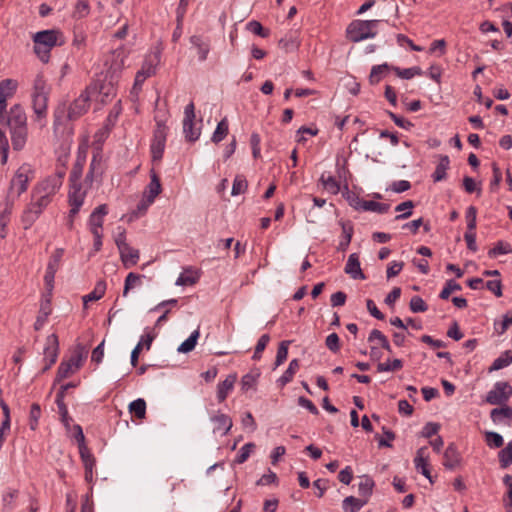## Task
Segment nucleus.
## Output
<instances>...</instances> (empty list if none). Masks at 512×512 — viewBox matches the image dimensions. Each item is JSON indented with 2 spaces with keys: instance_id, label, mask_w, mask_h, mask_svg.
I'll list each match as a JSON object with an SVG mask.
<instances>
[{
  "instance_id": "obj_1",
  "label": "nucleus",
  "mask_w": 512,
  "mask_h": 512,
  "mask_svg": "<svg viewBox=\"0 0 512 512\" xmlns=\"http://www.w3.org/2000/svg\"><path fill=\"white\" fill-rule=\"evenodd\" d=\"M34 53L42 63H48L51 50L65 44V37L59 29H47L36 32L32 36Z\"/></svg>"
},
{
  "instance_id": "obj_2",
  "label": "nucleus",
  "mask_w": 512,
  "mask_h": 512,
  "mask_svg": "<svg viewBox=\"0 0 512 512\" xmlns=\"http://www.w3.org/2000/svg\"><path fill=\"white\" fill-rule=\"evenodd\" d=\"M380 22L382 20H353L346 28V37L354 43L375 38Z\"/></svg>"
},
{
  "instance_id": "obj_3",
  "label": "nucleus",
  "mask_w": 512,
  "mask_h": 512,
  "mask_svg": "<svg viewBox=\"0 0 512 512\" xmlns=\"http://www.w3.org/2000/svg\"><path fill=\"white\" fill-rule=\"evenodd\" d=\"M33 178L34 171L31 166L26 163L21 165L10 181L7 199H10L13 194H15L16 197L23 194L27 190L28 184Z\"/></svg>"
},
{
  "instance_id": "obj_4",
  "label": "nucleus",
  "mask_w": 512,
  "mask_h": 512,
  "mask_svg": "<svg viewBox=\"0 0 512 512\" xmlns=\"http://www.w3.org/2000/svg\"><path fill=\"white\" fill-rule=\"evenodd\" d=\"M63 255H64V249L57 248L52 253V255L50 256V259L48 261L46 273L44 276V283H45L46 290L49 292L53 291L55 274L60 267V263H61Z\"/></svg>"
},
{
  "instance_id": "obj_5",
  "label": "nucleus",
  "mask_w": 512,
  "mask_h": 512,
  "mask_svg": "<svg viewBox=\"0 0 512 512\" xmlns=\"http://www.w3.org/2000/svg\"><path fill=\"white\" fill-rule=\"evenodd\" d=\"M512 395V387L508 382H496L487 393L486 401L491 405H502Z\"/></svg>"
},
{
  "instance_id": "obj_6",
  "label": "nucleus",
  "mask_w": 512,
  "mask_h": 512,
  "mask_svg": "<svg viewBox=\"0 0 512 512\" xmlns=\"http://www.w3.org/2000/svg\"><path fill=\"white\" fill-rule=\"evenodd\" d=\"M43 354L45 366L42 372L44 373L56 363L59 355V340L55 333L47 336Z\"/></svg>"
},
{
  "instance_id": "obj_7",
  "label": "nucleus",
  "mask_w": 512,
  "mask_h": 512,
  "mask_svg": "<svg viewBox=\"0 0 512 512\" xmlns=\"http://www.w3.org/2000/svg\"><path fill=\"white\" fill-rule=\"evenodd\" d=\"M90 88H87L78 98H76L69 106L67 118L74 121L85 114L90 106Z\"/></svg>"
},
{
  "instance_id": "obj_8",
  "label": "nucleus",
  "mask_w": 512,
  "mask_h": 512,
  "mask_svg": "<svg viewBox=\"0 0 512 512\" xmlns=\"http://www.w3.org/2000/svg\"><path fill=\"white\" fill-rule=\"evenodd\" d=\"M18 82L14 79L0 81V123L5 119L7 99L11 98L17 90Z\"/></svg>"
},
{
  "instance_id": "obj_9",
  "label": "nucleus",
  "mask_w": 512,
  "mask_h": 512,
  "mask_svg": "<svg viewBox=\"0 0 512 512\" xmlns=\"http://www.w3.org/2000/svg\"><path fill=\"white\" fill-rule=\"evenodd\" d=\"M1 123H5L9 128L27 126L24 108L20 104L13 105Z\"/></svg>"
},
{
  "instance_id": "obj_10",
  "label": "nucleus",
  "mask_w": 512,
  "mask_h": 512,
  "mask_svg": "<svg viewBox=\"0 0 512 512\" xmlns=\"http://www.w3.org/2000/svg\"><path fill=\"white\" fill-rule=\"evenodd\" d=\"M84 198L85 192L81 191V184H70L68 202L71 206L72 216H76L79 213V210L83 205Z\"/></svg>"
},
{
  "instance_id": "obj_11",
  "label": "nucleus",
  "mask_w": 512,
  "mask_h": 512,
  "mask_svg": "<svg viewBox=\"0 0 512 512\" xmlns=\"http://www.w3.org/2000/svg\"><path fill=\"white\" fill-rule=\"evenodd\" d=\"M443 466L448 470H454L462 462V456L454 443H450L443 454Z\"/></svg>"
},
{
  "instance_id": "obj_12",
  "label": "nucleus",
  "mask_w": 512,
  "mask_h": 512,
  "mask_svg": "<svg viewBox=\"0 0 512 512\" xmlns=\"http://www.w3.org/2000/svg\"><path fill=\"white\" fill-rule=\"evenodd\" d=\"M94 91H98L101 96V102L107 103L111 101L117 93V88L115 87L112 78L110 80L105 77V79L99 83V85H95L93 87Z\"/></svg>"
},
{
  "instance_id": "obj_13",
  "label": "nucleus",
  "mask_w": 512,
  "mask_h": 512,
  "mask_svg": "<svg viewBox=\"0 0 512 512\" xmlns=\"http://www.w3.org/2000/svg\"><path fill=\"white\" fill-rule=\"evenodd\" d=\"M344 270L345 273L350 275V277L353 279L364 280L366 278L361 269L359 255L357 253H352L349 255Z\"/></svg>"
},
{
  "instance_id": "obj_14",
  "label": "nucleus",
  "mask_w": 512,
  "mask_h": 512,
  "mask_svg": "<svg viewBox=\"0 0 512 512\" xmlns=\"http://www.w3.org/2000/svg\"><path fill=\"white\" fill-rule=\"evenodd\" d=\"M11 143L15 151H20L25 147L28 137L27 126L10 128Z\"/></svg>"
},
{
  "instance_id": "obj_15",
  "label": "nucleus",
  "mask_w": 512,
  "mask_h": 512,
  "mask_svg": "<svg viewBox=\"0 0 512 512\" xmlns=\"http://www.w3.org/2000/svg\"><path fill=\"white\" fill-rule=\"evenodd\" d=\"M60 187L61 186L59 185L57 180L54 181L50 177H47L46 179L35 185L32 190H34L36 194H42L50 198H53V196L57 193Z\"/></svg>"
},
{
  "instance_id": "obj_16",
  "label": "nucleus",
  "mask_w": 512,
  "mask_h": 512,
  "mask_svg": "<svg viewBox=\"0 0 512 512\" xmlns=\"http://www.w3.org/2000/svg\"><path fill=\"white\" fill-rule=\"evenodd\" d=\"M48 97L49 94H32L33 111L37 120L47 116Z\"/></svg>"
},
{
  "instance_id": "obj_17",
  "label": "nucleus",
  "mask_w": 512,
  "mask_h": 512,
  "mask_svg": "<svg viewBox=\"0 0 512 512\" xmlns=\"http://www.w3.org/2000/svg\"><path fill=\"white\" fill-rule=\"evenodd\" d=\"M162 192L160 178L156 171L150 170V183L147 185L144 195L148 196V202H154L155 198Z\"/></svg>"
},
{
  "instance_id": "obj_18",
  "label": "nucleus",
  "mask_w": 512,
  "mask_h": 512,
  "mask_svg": "<svg viewBox=\"0 0 512 512\" xmlns=\"http://www.w3.org/2000/svg\"><path fill=\"white\" fill-rule=\"evenodd\" d=\"M41 214L42 212H40L37 208L32 207V203L29 202L24 208L20 219L23 229H30Z\"/></svg>"
},
{
  "instance_id": "obj_19",
  "label": "nucleus",
  "mask_w": 512,
  "mask_h": 512,
  "mask_svg": "<svg viewBox=\"0 0 512 512\" xmlns=\"http://www.w3.org/2000/svg\"><path fill=\"white\" fill-rule=\"evenodd\" d=\"M390 71H393V69L392 65H389L388 63L372 66L369 74V83L371 85L378 84L382 79L388 76Z\"/></svg>"
},
{
  "instance_id": "obj_20",
  "label": "nucleus",
  "mask_w": 512,
  "mask_h": 512,
  "mask_svg": "<svg viewBox=\"0 0 512 512\" xmlns=\"http://www.w3.org/2000/svg\"><path fill=\"white\" fill-rule=\"evenodd\" d=\"M20 491L18 489L8 488L2 494L1 498V512H12L16 507V500L19 497Z\"/></svg>"
},
{
  "instance_id": "obj_21",
  "label": "nucleus",
  "mask_w": 512,
  "mask_h": 512,
  "mask_svg": "<svg viewBox=\"0 0 512 512\" xmlns=\"http://www.w3.org/2000/svg\"><path fill=\"white\" fill-rule=\"evenodd\" d=\"M190 43L197 48L199 61H205L210 51L209 41H204L200 35H193L190 37Z\"/></svg>"
},
{
  "instance_id": "obj_22",
  "label": "nucleus",
  "mask_w": 512,
  "mask_h": 512,
  "mask_svg": "<svg viewBox=\"0 0 512 512\" xmlns=\"http://www.w3.org/2000/svg\"><path fill=\"white\" fill-rule=\"evenodd\" d=\"M340 225L342 228V236L337 246V250L345 252L352 240L354 229L350 222L340 221Z\"/></svg>"
},
{
  "instance_id": "obj_23",
  "label": "nucleus",
  "mask_w": 512,
  "mask_h": 512,
  "mask_svg": "<svg viewBox=\"0 0 512 512\" xmlns=\"http://www.w3.org/2000/svg\"><path fill=\"white\" fill-rule=\"evenodd\" d=\"M14 206V199H7L5 203V208L0 213V237L4 239L7 235V225L10 221V216L12 214Z\"/></svg>"
},
{
  "instance_id": "obj_24",
  "label": "nucleus",
  "mask_w": 512,
  "mask_h": 512,
  "mask_svg": "<svg viewBox=\"0 0 512 512\" xmlns=\"http://www.w3.org/2000/svg\"><path fill=\"white\" fill-rule=\"evenodd\" d=\"M121 261L125 268H130L137 264L140 253L138 249H134L131 246H127V249H122L119 251Z\"/></svg>"
},
{
  "instance_id": "obj_25",
  "label": "nucleus",
  "mask_w": 512,
  "mask_h": 512,
  "mask_svg": "<svg viewBox=\"0 0 512 512\" xmlns=\"http://www.w3.org/2000/svg\"><path fill=\"white\" fill-rule=\"evenodd\" d=\"M86 156L78 153L77 159L72 167V171L70 173L69 182L70 184H81L79 181L82 177L83 168L85 164Z\"/></svg>"
},
{
  "instance_id": "obj_26",
  "label": "nucleus",
  "mask_w": 512,
  "mask_h": 512,
  "mask_svg": "<svg viewBox=\"0 0 512 512\" xmlns=\"http://www.w3.org/2000/svg\"><path fill=\"white\" fill-rule=\"evenodd\" d=\"M237 377L235 374H230L226 379L220 382L217 386V398L219 402H223L228 395V392L233 388Z\"/></svg>"
},
{
  "instance_id": "obj_27",
  "label": "nucleus",
  "mask_w": 512,
  "mask_h": 512,
  "mask_svg": "<svg viewBox=\"0 0 512 512\" xmlns=\"http://www.w3.org/2000/svg\"><path fill=\"white\" fill-rule=\"evenodd\" d=\"M87 355L88 350L86 346L81 343H77L68 362L76 368H80L83 361L87 358Z\"/></svg>"
},
{
  "instance_id": "obj_28",
  "label": "nucleus",
  "mask_w": 512,
  "mask_h": 512,
  "mask_svg": "<svg viewBox=\"0 0 512 512\" xmlns=\"http://www.w3.org/2000/svg\"><path fill=\"white\" fill-rule=\"evenodd\" d=\"M490 417L495 424L503 423L505 420L511 422L512 408L509 406L494 408L490 413Z\"/></svg>"
},
{
  "instance_id": "obj_29",
  "label": "nucleus",
  "mask_w": 512,
  "mask_h": 512,
  "mask_svg": "<svg viewBox=\"0 0 512 512\" xmlns=\"http://www.w3.org/2000/svg\"><path fill=\"white\" fill-rule=\"evenodd\" d=\"M156 72V67L152 62L145 60L142 65L141 70L136 73L135 76V86L141 85L148 77L154 75Z\"/></svg>"
},
{
  "instance_id": "obj_30",
  "label": "nucleus",
  "mask_w": 512,
  "mask_h": 512,
  "mask_svg": "<svg viewBox=\"0 0 512 512\" xmlns=\"http://www.w3.org/2000/svg\"><path fill=\"white\" fill-rule=\"evenodd\" d=\"M512 363V350H506L497 357L489 368V372L498 371Z\"/></svg>"
},
{
  "instance_id": "obj_31",
  "label": "nucleus",
  "mask_w": 512,
  "mask_h": 512,
  "mask_svg": "<svg viewBox=\"0 0 512 512\" xmlns=\"http://www.w3.org/2000/svg\"><path fill=\"white\" fill-rule=\"evenodd\" d=\"M450 165V160L447 155H443L439 159V163L436 166V169L432 175L433 180L435 182L442 181L446 178V171L448 170Z\"/></svg>"
},
{
  "instance_id": "obj_32",
  "label": "nucleus",
  "mask_w": 512,
  "mask_h": 512,
  "mask_svg": "<svg viewBox=\"0 0 512 512\" xmlns=\"http://www.w3.org/2000/svg\"><path fill=\"white\" fill-rule=\"evenodd\" d=\"M105 291H106V282L104 280H99L96 283L93 291H91L89 294H87L83 297L84 305H86L88 302L97 301V300L101 299L104 296Z\"/></svg>"
},
{
  "instance_id": "obj_33",
  "label": "nucleus",
  "mask_w": 512,
  "mask_h": 512,
  "mask_svg": "<svg viewBox=\"0 0 512 512\" xmlns=\"http://www.w3.org/2000/svg\"><path fill=\"white\" fill-rule=\"evenodd\" d=\"M366 503L367 499L348 496L343 500V509L345 512H358Z\"/></svg>"
},
{
  "instance_id": "obj_34",
  "label": "nucleus",
  "mask_w": 512,
  "mask_h": 512,
  "mask_svg": "<svg viewBox=\"0 0 512 512\" xmlns=\"http://www.w3.org/2000/svg\"><path fill=\"white\" fill-rule=\"evenodd\" d=\"M389 209L390 205L387 203H380L373 200H367L365 203H362V211L385 214L389 211Z\"/></svg>"
},
{
  "instance_id": "obj_35",
  "label": "nucleus",
  "mask_w": 512,
  "mask_h": 512,
  "mask_svg": "<svg viewBox=\"0 0 512 512\" xmlns=\"http://www.w3.org/2000/svg\"><path fill=\"white\" fill-rule=\"evenodd\" d=\"M51 201L52 198L46 195L36 194L34 190L31 191L30 203H32V207L37 208L40 212L43 213V211L51 203Z\"/></svg>"
},
{
  "instance_id": "obj_36",
  "label": "nucleus",
  "mask_w": 512,
  "mask_h": 512,
  "mask_svg": "<svg viewBox=\"0 0 512 512\" xmlns=\"http://www.w3.org/2000/svg\"><path fill=\"white\" fill-rule=\"evenodd\" d=\"M320 181L326 191L329 193L336 195L340 191L339 182L336 180L334 176L322 174L320 177Z\"/></svg>"
},
{
  "instance_id": "obj_37",
  "label": "nucleus",
  "mask_w": 512,
  "mask_h": 512,
  "mask_svg": "<svg viewBox=\"0 0 512 512\" xmlns=\"http://www.w3.org/2000/svg\"><path fill=\"white\" fill-rule=\"evenodd\" d=\"M129 411L137 419H144L146 416V402L142 398H138L129 404Z\"/></svg>"
},
{
  "instance_id": "obj_38",
  "label": "nucleus",
  "mask_w": 512,
  "mask_h": 512,
  "mask_svg": "<svg viewBox=\"0 0 512 512\" xmlns=\"http://www.w3.org/2000/svg\"><path fill=\"white\" fill-rule=\"evenodd\" d=\"M183 132L189 142H195L200 136V130L194 128V120H183Z\"/></svg>"
},
{
  "instance_id": "obj_39",
  "label": "nucleus",
  "mask_w": 512,
  "mask_h": 512,
  "mask_svg": "<svg viewBox=\"0 0 512 512\" xmlns=\"http://www.w3.org/2000/svg\"><path fill=\"white\" fill-rule=\"evenodd\" d=\"M228 132H229V127H228L227 118H223L217 124V127L212 135V138H211L212 142H214V143L221 142L228 135Z\"/></svg>"
},
{
  "instance_id": "obj_40",
  "label": "nucleus",
  "mask_w": 512,
  "mask_h": 512,
  "mask_svg": "<svg viewBox=\"0 0 512 512\" xmlns=\"http://www.w3.org/2000/svg\"><path fill=\"white\" fill-rule=\"evenodd\" d=\"M217 424V430H223V434H227L232 428V419L226 414H219L211 418Z\"/></svg>"
},
{
  "instance_id": "obj_41",
  "label": "nucleus",
  "mask_w": 512,
  "mask_h": 512,
  "mask_svg": "<svg viewBox=\"0 0 512 512\" xmlns=\"http://www.w3.org/2000/svg\"><path fill=\"white\" fill-rule=\"evenodd\" d=\"M501 468H507L512 464V440L498 453Z\"/></svg>"
},
{
  "instance_id": "obj_42",
  "label": "nucleus",
  "mask_w": 512,
  "mask_h": 512,
  "mask_svg": "<svg viewBox=\"0 0 512 512\" xmlns=\"http://www.w3.org/2000/svg\"><path fill=\"white\" fill-rule=\"evenodd\" d=\"M198 338H199V331L195 330L194 332L191 333V335L185 341H183L180 344V346L177 349L178 352L186 354V353H189L192 350H194V348L197 344Z\"/></svg>"
},
{
  "instance_id": "obj_43",
  "label": "nucleus",
  "mask_w": 512,
  "mask_h": 512,
  "mask_svg": "<svg viewBox=\"0 0 512 512\" xmlns=\"http://www.w3.org/2000/svg\"><path fill=\"white\" fill-rule=\"evenodd\" d=\"M168 127L163 121H156V127L153 132V140L161 143L163 145L166 144V139L168 135Z\"/></svg>"
},
{
  "instance_id": "obj_44",
  "label": "nucleus",
  "mask_w": 512,
  "mask_h": 512,
  "mask_svg": "<svg viewBox=\"0 0 512 512\" xmlns=\"http://www.w3.org/2000/svg\"><path fill=\"white\" fill-rule=\"evenodd\" d=\"M512 253V247L508 242L498 241L495 246L488 251V256L495 258L499 255H506Z\"/></svg>"
},
{
  "instance_id": "obj_45",
  "label": "nucleus",
  "mask_w": 512,
  "mask_h": 512,
  "mask_svg": "<svg viewBox=\"0 0 512 512\" xmlns=\"http://www.w3.org/2000/svg\"><path fill=\"white\" fill-rule=\"evenodd\" d=\"M373 487L374 481L370 477L364 476L358 484V493L360 496L364 497V499H368L372 494Z\"/></svg>"
},
{
  "instance_id": "obj_46",
  "label": "nucleus",
  "mask_w": 512,
  "mask_h": 512,
  "mask_svg": "<svg viewBox=\"0 0 512 512\" xmlns=\"http://www.w3.org/2000/svg\"><path fill=\"white\" fill-rule=\"evenodd\" d=\"M246 29L253 34L262 38H267L270 35V30L263 27V25L257 20H251L246 24Z\"/></svg>"
},
{
  "instance_id": "obj_47",
  "label": "nucleus",
  "mask_w": 512,
  "mask_h": 512,
  "mask_svg": "<svg viewBox=\"0 0 512 512\" xmlns=\"http://www.w3.org/2000/svg\"><path fill=\"white\" fill-rule=\"evenodd\" d=\"M89 13L90 6L88 0H78L72 13V17L75 19H82L88 16Z\"/></svg>"
},
{
  "instance_id": "obj_48",
  "label": "nucleus",
  "mask_w": 512,
  "mask_h": 512,
  "mask_svg": "<svg viewBox=\"0 0 512 512\" xmlns=\"http://www.w3.org/2000/svg\"><path fill=\"white\" fill-rule=\"evenodd\" d=\"M428 458L427 447H421L417 450L416 457L414 459L417 471L429 466Z\"/></svg>"
},
{
  "instance_id": "obj_49",
  "label": "nucleus",
  "mask_w": 512,
  "mask_h": 512,
  "mask_svg": "<svg viewBox=\"0 0 512 512\" xmlns=\"http://www.w3.org/2000/svg\"><path fill=\"white\" fill-rule=\"evenodd\" d=\"M392 69L396 73V75L402 79H411L414 76L422 74L421 68L417 66L406 69H401L399 67L392 66Z\"/></svg>"
},
{
  "instance_id": "obj_50",
  "label": "nucleus",
  "mask_w": 512,
  "mask_h": 512,
  "mask_svg": "<svg viewBox=\"0 0 512 512\" xmlns=\"http://www.w3.org/2000/svg\"><path fill=\"white\" fill-rule=\"evenodd\" d=\"M403 367V362L401 359H394L392 361L387 360L385 362L379 363L377 365L378 372H392L400 370Z\"/></svg>"
},
{
  "instance_id": "obj_51",
  "label": "nucleus",
  "mask_w": 512,
  "mask_h": 512,
  "mask_svg": "<svg viewBox=\"0 0 512 512\" xmlns=\"http://www.w3.org/2000/svg\"><path fill=\"white\" fill-rule=\"evenodd\" d=\"M72 367L73 365L70 362L62 361L57 369L54 385L67 378L73 372Z\"/></svg>"
},
{
  "instance_id": "obj_52",
  "label": "nucleus",
  "mask_w": 512,
  "mask_h": 512,
  "mask_svg": "<svg viewBox=\"0 0 512 512\" xmlns=\"http://www.w3.org/2000/svg\"><path fill=\"white\" fill-rule=\"evenodd\" d=\"M485 440L490 448H500L504 444L503 437L499 433L493 431L485 433Z\"/></svg>"
},
{
  "instance_id": "obj_53",
  "label": "nucleus",
  "mask_w": 512,
  "mask_h": 512,
  "mask_svg": "<svg viewBox=\"0 0 512 512\" xmlns=\"http://www.w3.org/2000/svg\"><path fill=\"white\" fill-rule=\"evenodd\" d=\"M414 207V204L411 200L404 201L396 206L395 210L397 212H402V214H399L396 216V220L400 219H406L412 215V209Z\"/></svg>"
},
{
  "instance_id": "obj_54",
  "label": "nucleus",
  "mask_w": 512,
  "mask_h": 512,
  "mask_svg": "<svg viewBox=\"0 0 512 512\" xmlns=\"http://www.w3.org/2000/svg\"><path fill=\"white\" fill-rule=\"evenodd\" d=\"M288 356V340H282L279 343L277 355L274 363V369L284 363Z\"/></svg>"
},
{
  "instance_id": "obj_55",
  "label": "nucleus",
  "mask_w": 512,
  "mask_h": 512,
  "mask_svg": "<svg viewBox=\"0 0 512 512\" xmlns=\"http://www.w3.org/2000/svg\"><path fill=\"white\" fill-rule=\"evenodd\" d=\"M41 416V407L38 403H33L29 413V426L31 430H36Z\"/></svg>"
},
{
  "instance_id": "obj_56",
  "label": "nucleus",
  "mask_w": 512,
  "mask_h": 512,
  "mask_svg": "<svg viewBox=\"0 0 512 512\" xmlns=\"http://www.w3.org/2000/svg\"><path fill=\"white\" fill-rule=\"evenodd\" d=\"M248 187L247 180L244 176L237 175L233 181L231 195L237 196L244 193Z\"/></svg>"
},
{
  "instance_id": "obj_57",
  "label": "nucleus",
  "mask_w": 512,
  "mask_h": 512,
  "mask_svg": "<svg viewBox=\"0 0 512 512\" xmlns=\"http://www.w3.org/2000/svg\"><path fill=\"white\" fill-rule=\"evenodd\" d=\"M79 454L81 457V460L83 462L84 468L87 467H94L95 466V458L88 449L87 446L79 447Z\"/></svg>"
},
{
  "instance_id": "obj_58",
  "label": "nucleus",
  "mask_w": 512,
  "mask_h": 512,
  "mask_svg": "<svg viewBox=\"0 0 512 512\" xmlns=\"http://www.w3.org/2000/svg\"><path fill=\"white\" fill-rule=\"evenodd\" d=\"M410 310L414 313L425 312L428 306L420 296H413L409 303Z\"/></svg>"
},
{
  "instance_id": "obj_59",
  "label": "nucleus",
  "mask_w": 512,
  "mask_h": 512,
  "mask_svg": "<svg viewBox=\"0 0 512 512\" xmlns=\"http://www.w3.org/2000/svg\"><path fill=\"white\" fill-rule=\"evenodd\" d=\"M318 130L308 127H302L297 131L296 141L298 143H305L308 138L317 135Z\"/></svg>"
},
{
  "instance_id": "obj_60",
  "label": "nucleus",
  "mask_w": 512,
  "mask_h": 512,
  "mask_svg": "<svg viewBox=\"0 0 512 512\" xmlns=\"http://www.w3.org/2000/svg\"><path fill=\"white\" fill-rule=\"evenodd\" d=\"M461 289V286L455 282L454 280H448L445 283V286L443 287L442 291L440 292L439 297L443 300H446L449 298L450 294L453 291H458Z\"/></svg>"
},
{
  "instance_id": "obj_61",
  "label": "nucleus",
  "mask_w": 512,
  "mask_h": 512,
  "mask_svg": "<svg viewBox=\"0 0 512 512\" xmlns=\"http://www.w3.org/2000/svg\"><path fill=\"white\" fill-rule=\"evenodd\" d=\"M253 448H255L254 443H247L244 446H242L235 458V463H244L248 459Z\"/></svg>"
},
{
  "instance_id": "obj_62",
  "label": "nucleus",
  "mask_w": 512,
  "mask_h": 512,
  "mask_svg": "<svg viewBox=\"0 0 512 512\" xmlns=\"http://www.w3.org/2000/svg\"><path fill=\"white\" fill-rule=\"evenodd\" d=\"M51 297H52V291L51 292L47 291V293L45 295H43V298H42L41 304H40V309H39L40 314H43L44 316H49L51 314V312H52Z\"/></svg>"
},
{
  "instance_id": "obj_63",
  "label": "nucleus",
  "mask_w": 512,
  "mask_h": 512,
  "mask_svg": "<svg viewBox=\"0 0 512 512\" xmlns=\"http://www.w3.org/2000/svg\"><path fill=\"white\" fill-rule=\"evenodd\" d=\"M150 149H151L152 161H154V162L161 161V159L163 158L165 145L152 140Z\"/></svg>"
},
{
  "instance_id": "obj_64",
  "label": "nucleus",
  "mask_w": 512,
  "mask_h": 512,
  "mask_svg": "<svg viewBox=\"0 0 512 512\" xmlns=\"http://www.w3.org/2000/svg\"><path fill=\"white\" fill-rule=\"evenodd\" d=\"M325 344L332 352H338L340 349V339L336 333H331L326 337Z\"/></svg>"
}]
</instances>
